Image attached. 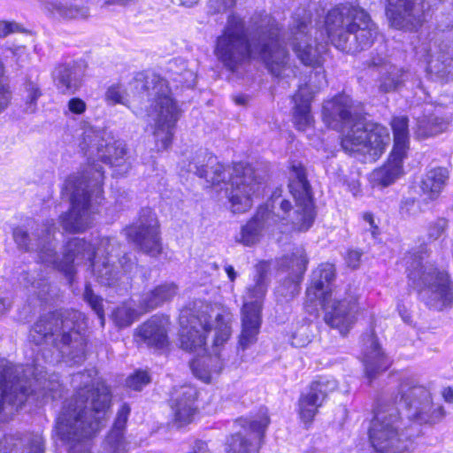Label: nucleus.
Returning a JSON list of instances; mask_svg holds the SVG:
<instances>
[{"instance_id":"nucleus-41","label":"nucleus","mask_w":453,"mask_h":453,"mask_svg":"<svg viewBox=\"0 0 453 453\" xmlns=\"http://www.w3.org/2000/svg\"><path fill=\"white\" fill-rule=\"evenodd\" d=\"M322 397L315 395L309 388L303 392L298 400V412L300 418L304 423H311L318 413V410L323 404Z\"/></svg>"},{"instance_id":"nucleus-27","label":"nucleus","mask_w":453,"mask_h":453,"mask_svg":"<svg viewBox=\"0 0 453 453\" xmlns=\"http://www.w3.org/2000/svg\"><path fill=\"white\" fill-rule=\"evenodd\" d=\"M95 252L96 258L117 262L125 273H132L137 267L135 259L121 250V245L115 238H102Z\"/></svg>"},{"instance_id":"nucleus-9","label":"nucleus","mask_w":453,"mask_h":453,"mask_svg":"<svg viewBox=\"0 0 453 453\" xmlns=\"http://www.w3.org/2000/svg\"><path fill=\"white\" fill-rule=\"evenodd\" d=\"M104 171L94 162L77 175L68 178L65 188L70 192L71 209L61 216L63 228L70 233L83 232L92 224V215L103 199Z\"/></svg>"},{"instance_id":"nucleus-18","label":"nucleus","mask_w":453,"mask_h":453,"mask_svg":"<svg viewBox=\"0 0 453 453\" xmlns=\"http://www.w3.org/2000/svg\"><path fill=\"white\" fill-rule=\"evenodd\" d=\"M7 365L21 370L17 376L13 378L14 390L19 392L20 389L26 392V400L35 397L36 401H43L50 397L57 399L62 396V385L59 382L58 376L51 374L47 377V372L39 365H14L3 360Z\"/></svg>"},{"instance_id":"nucleus-29","label":"nucleus","mask_w":453,"mask_h":453,"mask_svg":"<svg viewBox=\"0 0 453 453\" xmlns=\"http://www.w3.org/2000/svg\"><path fill=\"white\" fill-rule=\"evenodd\" d=\"M168 319L162 316H153L138 329V336L148 345L158 349L168 342Z\"/></svg>"},{"instance_id":"nucleus-15","label":"nucleus","mask_w":453,"mask_h":453,"mask_svg":"<svg viewBox=\"0 0 453 453\" xmlns=\"http://www.w3.org/2000/svg\"><path fill=\"white\" fill-rule=\"evenodd\" d=\"M289 41L292 50L305 66L319 67L323 64V54L326 51V42H318L311 36V13L305 8L294 12L288 27Z\"/></svg>"},{"instance_id":"nucleus-21","label":"nucleus","mask_w":453,"mask_h":453,"mask_svg":"<svg viewBox=\"0 0 453 453\" xmlns=\"http://www.w3.org/2000/svg\"><path fill=\"white\" fill-rule=\"evenodd\" d=\"M320 303L325 311V322L337 329L341 334H347L357 320L359 310L357 296H349L340 300H331V296H325Z\"/></svg>"},{"instance_id":"nucleus-3","label":"nucleus","mask_w":453,"mask_h":453,"mask_svg":"<svg viewBox=\"0 0 453 453\" xmlns=\"http://www.w3.org/2000/svg\"><path fill=\"white\" fill-rule=\"evenodd\" d=\"M289 192L295 202L296 210L293 216L290 201L273 196L270 204L258 208L256 215L242 226L236 236V241L245 246L256 244L262 231L273 226L279 219L289 218L294 226L299 231H307L314 222L315 211L311 199V185L307 180L306 170L301 163H293L289 172Z\"/></svg>"},{"instance_id":"nucleus-60","label":"nucleus","mask_w":453,"mask_h":453,"mask_svg":"<svg viewBox=\"0 0 453 453\" xmlns=\"http://www.w3.org/2000/svg\"><path fill=\"white\" fill-rule=\"evenodd\" d=\"M123 93L119 86L110 87L105 93V99L110 104L122 103Z\"/></svg>"},{"instance_id":"nucleus-37","label":"nucleus","mask_w":453,"mask_h":453,"mask_svg":"<svg viewBox=\"0 0 453 453\" xmlns=\"http://www.w3.org/2000/svg\"><path fill=\"white\" fill-rule=\"evenodd\" d=\"M449 125L448 119L443 118L440 109L434 111L426 110L425 113L418 118V134L422 137L435 135L443 132Z\"/></svg>"},{"instance_id":"nucleus-16","label":"nucleus","mask_w":453,"mask_h":453,"mask_svg":"<svg viewBox=\"0 0 453 453\" xmlns=\"http://www.w3.org/2000/svg\"><path fill=\"white\" fill-rule=\"evenodd\" d=\"M399 404L406 409L407 418L418 425H433L440 422L445 411L432 400L430 391L412 379L404 380L399 388Z\"/></svg>"},{"instance_id":"nucleus-6","label":"nucleus","mask_w":453,"mask_h":453,"mask_svg":"<svg viewBox=\"0 0 453 453\" xmlns=\"http://www.w3.org/2000/svg\"><path fill=\"white\" fill-rule=\"evenodd\" d=\"M87 323L84 315L75 310L56 311L42 315L29 332L36 345L51 344L63 357L74 363L85 357Z\"/></svg>"},{"instance_id":"nucleus-36","label":"nucleus","mask_w":453,"mask_h":453,"mask_svg":"<svg viewBox=\"0 0 453 453\" xmlns=\"http://www.w3.org/2000/svg\"><path fill=\"white\" fill-rule=\"evenodd\" d=\"M43 440L40 435H34L26 443L13 436H5L0 440V453H43Z\"/></svg>"},{"instance_id":"nucleus-48","label":"nucleus","mask_w":453,"mask_h":453,"mask_svg":"<svg viewBox=\"0 0 453 453\" xmlns=\"http://www.w3.org/2000/svg\"><path fill=\"white\" fill-rule=\"evenodd\" d=\"M449 227V222L445 218H439L435 221L432 222L427 230L428 238L436 241L440 238H445L447 235V230Z\"/></svg>"},{"instance_id":"nucleus-55","label":"nucleus","mask_w":453,"mask_h":453,"mask_svg":"<svg viewBox=\"0 0 453 453\" xmlns=\"http://www.w3.org/2000/svg\"><path fill=\"white\" fill-rule=\"evenodd\" d=\"M203 364H206L212 374H219L224 367V362L218 353L203 357Z\"/></svg>"},{"instance_id":"nucleus-30","label":"nucleus","mask_w":453,"mask_h":453,"mask_svg":"<svg viewBox=\"0 0 453 453\" xmlns=\"http://www.w3.org/2000/svg\"><path fill=\"white\" fill-rule=\"evenodd\" d=\"M311 92L306 85L300 86L298 91L293 96L295 103L293 120L298 130L304 131L313 123V117L311 113Z\"/></svg>"},{"instance_id":"nucleus-12","label":"nucleus","mask_w":453,"mask_h":453,"mask_svg":"<svg viewBox=\"0 0 453 453\" xmlns=\"http://www.w3.org/2000/svg\"><path fill=\"white\" fill-rule=\"evenodd\" d=\"M399 411L395 405L380 403L369 428V440L378 453H404L411 449L412 441L420 429L411 425L399 429Z\"/></svg>"},{"instance_id":"nucleus-32","label":"nucleus","mask_w":453,"mask_h":453,"mask_svg":"<svg viewBox=\"0 0 453 453\" xmlns=\"http://www.w3.org/2000/svg\"><path fill=\"white\" fill-rule=\"evenodd\" d=\"M404 155L393 152L388 161L371 173V182L373 187H388L393 184L403 173V159Z\"/></svg>"},{"instance_id":"nucleus-26","label":"nucleus","mask_w":453,"mask_h":453,"mask_svg":"<svg viewBox=\"0 0 453 453\" xmlns=\"http://www.w3.org/2000/svg\"><path fill=\"white\" fill-rule=\"evenodd\" d=\"M197 395L196 388L184 385L175 389L170 400L173 421L178 427L189 424L196 413L195 400Z\"/></svg>"},{"instance_id":"nucleus-34","label":"nucleus","mask_w":453,"mask_h":453,"mask_svg":"<svg viewBox=\"0 0 453 453\" xmlns=\"http://www.w3.org/2000/svg\"><path fill=\"white\" fill-rule=\"evenodd\" d=\"M91 263L93 273L96 280L103 286L117 288L123 283L125 273L117 262L104 261L95 258Z\"/></svg>"},{"instance_id":"nucleus-59","label":"nucleus","mask_w":453,"mask_h":453,"mask_svg":"<svg viewBox=\"0 0 453 453\" xmlns=\"http://www.w3.org/2000/svg\"><path fill=\"white\" fill-rule=\"evenodd\" d=\"M67 107L70 112L81 115L87 110L86 103L78 97L72 98L67 103Z\"/></svg>"},{"instance_id":"nucleus-33","label":"nucleus","mask_w":453,"mask_h":453,"mask_svg":"<svg viewBox=\"0 0 453 453\" xmlns=\"http://www.w3.org/2000/svg\"><path fill=\"white\" fill-rule=\"evenodd\" d=\"M374 66H381L380 79V90L384 93H389L399 89L405 84L411 73L403 68L391 65L389 63H383L372 61Z\"/></svg>"},{"instance_id":"nucleus-11","label":"nucleus","mask_w":453,"mask_h":453,"mask_svg":"<svg viewBox=\"0 0 453 453\" xmlns=\"http://www.w3.org/2000/svg\"><path fill=\"white\" fill-rule=\"evenodd\" d=\"M134 88L145 94L151 104L147 116L154 122L153 134L157 150H166L172 143L174 128L180 117V110L169 95L165 81L153 76L136 80Z\"/></svg>"},{"instance_id":"nucleus-14","label":"nucleus","mask_w":453,"mask_h":453,"mask_svg":"<svg viewBox=\"0 0 453 453\" xmlns=\"http://www.w3.org/2000/svg\"><path fill=\"white\" fill-rule=\"evenodd\" d=\"M270 265L260 262L256 266L254 284L246 288L242 309V331L239 346L244 350L257 340L261 326L262 304L270 283Z\"/></svg>"},{"instance_id":"nucleus-49","label":"nucleus","mask_w":453,"mask_h":453,"mask_svg":"<svg viewBox=\"0 0 453 453\" xmlns=\"http://www.w3.org/2000/svg\"><path fill=\"white\" fill-rule=\"evenodd\" d=\"M150 382V377L145 371H137L127 377L126 385L127 388L141 391L142 388Z\"/></svg>"},{"instance_id":"nucleus-20","label":"nucleus","mask_w":453,"mask_h":453,"mask_svg":"<svg viewBox=\"0 0 453 453\" xmlns=\"http://www.w3.org/2000/svg\"><path fill=\"white\" fill-rule=\"evenodd\" d=\"M158 227L155 214L150 209H143L138 221L126 229L127 236L143 253L156 257L162 252Z\"/></svg>"},{"instance_id":"nucleus-43","label":"nucleus","mask_w":453,"mask_h":453,"mask_svg":"<svg viewBox=\"0 0 453 453\" xmlns=\"http://www.w3.org/2000/svg\"><path fill=\"white\" fill-rule=\"evenodd\" d=\"M337 388L338 382L332 376H319L311 383L309 389L318 396H321L322 401L325 402L326 396Z\"/></svg>"},{"instance_id":"nucleus-47","label":"nucleus","mask_w":453,"mask_h":453,"mask_svg":"<svg viewBox=\"0 0 453 453\" xmlns=\"http://www.w3.org/2000/svg\"><path fill=\"white\" fill-rule=\"evenodd\" d=\"M12 99V92L4 76V65L0 58V113L9 105Z\"/></svg>"},{"instance_id":"nucleus-46","label":"nucleus","mask_w":453,"mask_h":453,"mask_svg":"<svg viewBox=\"0 0 453 453\" xmlns=\"http://www.w3.org/2000/svg\"><path fill=\"white\" fill-rule=\"evenodd\" d=\"M84 300L89 304L92 310L96 313L99 319L102 320V325L104 324V305L103 299L101 296L96 295L91 288L89 284H87L85 287V290L83 293Z\"/></svg>"},{"instance_id":"nucleus-5","label":"nucleus","mask_w":453,"mask_h":453,"mask_svg":"<svg viewBox=\"0 0 453 453\" xmlns=\"http://www.w3.org/2000/svg\"><path fill=\"white\" fill-rule=\"evenodd\" d=\"M353 102L349 96L340 94L323 104L325 124L335 130L349 127L342 138L344 151L362 162H374L385 151L390 141L387 127L372 122H365L352 112Z\"/></svg>"},{"instance_id":"nucleus-42","label":"nucleus","mask_w":453,"mask_h":453,"mask_svg":"<svg viewBox=\"0 0 453 453\" xmlns=\"http://www.w3.org/2000/svg\"><path fill=\"white\" fill-rule=\"evenodd\" d=\"M168 71L171 78L182 86L191 88L196 82V73L187 68L186 62L180 59H174L169 63Z\"/></svg>"},{"instance_id":"nucleus-23","label":"nucleus","mask_w":453,"mask_h":453,"mask_svg":"<svg viewBox=\"0 0 453 453\" xmlns=\"http://www.w3.org/2000/svg\"><path fill=\"white\" fill-rule=\"evenodd\" d=\"M387 15L392 27L414 29L421 23L422 0H388Z\"/></svg>"},{"instance_id":"nucleus-57","label":"nucleus","mask_w":453,"mask_h":453,"mask_svg":"<svg viewBox=\"0 0 453 453\" xmlns=\"http://www.w3.org/2000/svg\"><path fill=\"white\" fill-rule=\"evenodd\" d=\"M236 0H209L208 6L213 13H220L234 7Z\"/></svg>"},{"instance_id":"nucleus-19","label":"nucleus","mask_w":453,"mask_h":453,"mask_svg":"<svg viewBox=\"0 0 453 453\" xmlns=\"http://www.w3.org/2000/svg\"><path fill=\"white\" fill-rule=\"evenodd\" d=\"M270 423L266 411H261L256 419L241 418L235 421L239 430L226 441V453H254L257 451Z\"/></svg>"},{"instance_id":"nucleus-38","label":"nucleus","mask_w":453,"mask_h":453,"mask_svg":"<svg viewBox=\"0 0 453 453\" xmlns=\"http://www.w3.org/2000/svg\"><path fill=\"white\" fill-rule=\"evenodd\" d=\"M449 179V171L443 167L429 170L421 180L420 188L430 200L436 199Z\"/></svg>"},{"instance_id":"nucleus-51","label":"nucleus","mask_w":453,"mask_h":453,"mask_svg":"<svg viewBox=\"0 0 453 453\" xmlns=\"http://www.w3.org/2000/svg\"><path fill=\"white\" fill-rule=\"evenodd\" d=\"M190 368L193 374L200 379L201 380L209 383L211 380V371L207 367L206 364H203V357L201 359H194L190 363Z\"/></svg>"},{"instance_id":"nucleus-62","label":"nucleus","mask_w":453,"mask_h":453,"mask_svg":"<svg viewBox=\"0 0 453 453\" xmlns=\"http://www.w3.org/2000/svg\"><path fill=\"white\" fill-rule=\"evenodd\" d=\"M362 253L358 250H350L348 252L346 261L349 267L355 269L358 266Z\"/></svg>"},{"instance_id":"nucleus-61","label":"nucleus","mask_w":453,"mask_h":453,"mask_svg":"<svg viewBox=\"0 0 453 453\" xmlns=\"http://www.w3.org/2000/svg\"><path fill=\"white\" fill-rule=\"evenodd\" d=\"M20 31V27L15 22L0 21V37H5L12 33Z\"/></svg>"},{"instance_id":"nucleus-53","label":"nucleus","mask_w":453,"mask_h":453,"mask_svg":"<svg viewBox=\"0 0 453 453\" xmlns=\"http://www.w3.org/2000/svg\"><path fill=\"white\" fill-rule=\"evenodd\" d=\"M310 337L309 326L302 325L292 334L291 344L296 348L303 347L311 342Z\"/></svg>"},{"instance_id":"nucleus-52","label":"nucleus","mask_w":453,"mask_h":453,"mask_svg":"<svg viewBox=\"0 0 453 453\" xmlns=\"http://www.w3.org/2000/svg\"><path fill=\"white\" fill-rule=\"evenodd\" d=\"M26 92H27V109L26 111L27 112H34L36 106L37 99L42 96V92L39 88V87L32 82L29 81L26 85Z\"/></svg>"},{"instance_id":"nucleus-10","label":"nucleus","mask_w":453,"mask_h":453,"mask_svg":"<svg viewBox=\"0 0 453 453\" xmlns=\"http://www.w3.org/2000/svg\"><path fill=\"white\" fill-rule=\"evenodd\" d=\"M410 253L405 257L408 277L418 293V297L429 309L442 311L453 303V282L449 273L434 264L424 262L423 253Z\"/></svg>"},{"instance_id":"nucleus-28","label":"nucleus","mask_w":453,"mask_h":453,"mask_svg":"<svg viewBox=\"0 0 453 453\" xmlns=\"http://www.w3.org/2000/svg\"><path fill=\"white\" fill-rule=\"evenodd\" d=\"M83 71L76 63L60 64L52 73L54 83L63 94H74L81 85Z\"/></svg>"},{"instance_id":"nucleus-44","label":"nucleus","mask_w":453,"mask_h":453,"mask_svg":"<svg viewBox=\"0 0 453 453\" xmlns=\"http://www.w3.org/2000/svg\"><path fill=\"white\" fill-rule=\"evenodd\" d=\"M20 283L24 284L25 287L31 286L34 288L35 294H36L41 299L46 300V294L49 291V285L45 279L35 280L34 275L29 273H23L19 278Z\"/></svg>"},{"instance_id":"nucleus-25","label":"nucleus","mask_w":453,"mask_h":453,"mask_svg":"<svg viewBox=\"0 0 453 453\" xmlns=\"http://www.w3.org/2000/svg\"><path fill=\"white\" fill-rule=\"evenodd\" d=\"M363 363L366 377L372 381L390 366V360L382 351L373 332L363 335Z\"/></svg>"},{"instance_id":"nucleus-64","label":"nucleus","mask_w":453,"mask_h":453,"mask_svg":"<svg viewBox=\"0 0 453 453\" xmlns=\"http://www.w3.org/2000/svg\"><path fill=\"white\" fill-rule=\"evenodd\" d=\"M12 302L6 294L0 291V315L4 314L10 307Z\"/></svg>"},{"instance_id":"nucleus-63","label":"nucleus","mask_w":453,"mask_h":453,"mask_svg":"<svg viewBox=\"0 0 453 453\" xmlns=\"http://www.w3.org/2000/svg\"><path fill=\"white\" fill-rule=\"evenodd\" d=\"M345 184L348 187L349 191H350L354 196H357L360 193V182L357 179H350L345 181Z\"/></svg>"},{"instance_id":"nucleus-58","label":"nucleus","mask_w":453,"mask_h":453,"mask_svg":"<svg viewBox=\"0 0 453 453\" xmlns=\"http://www.w3.org/2000/svg\"><path fill=\"white\" fill-rule=\"evenodd\" d=\"M115 319L119 326H127L133 322L131 311L126 308L115 311Z\"/></svg>"},{"instance_id":"nucleus-8","label":"nucleus","mask_w":453,"mask_h":453,"mask_svg":"<svg viewBox=\"0 0 453 453\" xmlns=\"http://www.w3.org/2000/svg\"><path fill=\"white\" fill-rule=\"evenodd\" d=\"M326 38L338 50L354 54L370 47L379 32L370 15L362 8L342 4L325 17Z\"/></svg>"},{"instance_id":"nucleus-7","label":"nucleus","mask_w":453,"mask_h":453,"mask_svg":"<svg viewBox=\"0 0 453 453\" xmlns=\"http://www.w3.org/2000/svg\"><path fill=\"white\" fill-rule=\"evenodd\" d=\"M188 171L204 178L211 185L227 184L226 193L234 213L250 210L254 197L259 196L263 188L250 165L236 164L224 166L211 154L204 155L203 160L198 158L196 162L190 163Z\"/></svg>"},{"instance_id":"nucleus-24","label":"nucleus","mask_w":453,"mask_h":453,"mask_svg":"<svg viewBox=\"0 0 453 453\" xmlns=\"http://www.w3.org/2000/svg\"><path fill=\"white\" fill-rule=\"evenodd\" d=\"M420 59L427 64V71L445 78L453 73V58L448 51L442 50L435 42H422L416 49Z\"/></svg>"},{"instance_id":"nucleus-2","label":"nucleus","mask_w":453,"mask_h":453,"mask_svg":"<svg viewBox=\"0 0 453 453\" xmlns=\"http://www.w3.org/2000/svg\"><path fill=\"white\" fill-rule=\"evenodd\" d=\"M94 371L72 377L73 396L65 402L55 431L68 453H90L88 440L104 426L111 403V392L104 381H95Z\"/></svg>"},{"instance_id":"nucleus-17","label":"nucleus","mask_w":453,"mask_h":453,"mask_svg":"<svg viewBox=\"0 0 453 453\" xmlns=\"http://www.w3.org/2000/svg\"><path fill=\"white\" fill-rule=\"evenodd\" d=\"M81 149L93 161L99 160L112 167H118L117 173L124 174L130 168L127 162V150L120 140H116L111 133L104 130L87 128L82 134Z\"/></svg>"},{"instance_id":"nucleus-1","label":"nucleus","mask_w":453,"mask_h":453,"mask_svg":"<svg viewBox=\"0 0 453 453\" xmlns=\"http://www.w3.org/2000/svg\"><path fill=\"white\" fill-rule=\"evenodd\" d=\"M250 27V39L243 19L236 14L229 15L217 38L215 56L231 71L251 58L261 59L273 75L282 76L289 67V54L279 23L268 14H257L251 18Z\"/></svg>"},{"instance_id":"nucleus-13","label":"nucleus","mask_w":453,"mask_h":453,"mask_svg":"<svg viewBox=\"0 0 453 453\" xmlns=\"http://www.w3.org/2000/svg\"><path fill=\"white\" fill-rule=\"evenodd\" d=\"M232 315L228 312L218 314L211 324L210 317L201 312L193 314L183 311L180 317L179 333L180 348L187 351L204 350L207 334L214 330L213 347L224 344L230 337Z\"/></svg>"},{"instance_id":"nucleus-50","label":"nucleus","mask_w":453,"mask_h":453,"mask_svg":"<svg viewBox=\"0 0 453 453\" xmlns=\"http://www.w3.org/2000/svg\"><path fill=\"white\" fill-rule=\"evenodd\" d=\"M130 413V407L127 403H123L117 413L113 427L110 434H117L118 435H123L126 428V424Z\"/></svg>"},{"instance_id":"nucleus-31","label":"nucleus","mask_w":453,"mask_h":453,"mask_svg":"<svg viewBox=\"0 0 453 453\" xmlns=\"http://www.w3.org/2000/svg\"><path fill=\"white\" fill-rule=\"evenodd\" d=\"M295 256L299 259V262L296 265V268L293 266L294 276L288 275V277L276 288V294L285 297L287 300H290L299 294L300 282L308 264V257L305 250L303 249H298Z\"/></svg>"},{"instance_id":"nucleus-22","label":"nucleus","mask_w":453,"mask_h":453,"mask_svg":"<svg viewBox=\"0 0 453 453\" xmlns=\"http://www.w3.org/2000/svg\"><path fill=\"white\" fill-rule=\"evenodd\" d=\"M21 370L0 361V421L11 418L25 403L26 392L22 389L15 391L13 378Z\"/></svg>"},{"instance_id":"nucleus-40","label":"nucleus","mask_w":453,"mask_h":453,"mask_svg":"<svg viewBox=\"0 0 453 453\" xmlns=\"http://www.w3.org/2000/svg\"><path fill=\"white\" fill-rule=\"evenodd\" d=\"M394 134L393 152L406 156L409 149V120L405 116L395 117L391 120Z\"/></svg>"},{"instance_id":"nucleus-45","label":"nucleus","mask_w":453,"mask_h":453,"mask_svg":"<svg viewBox=\"0 0 453 453\" xmlns=\"http://www.w3.org/2000/svg\"><path fill=\"white\" fill-rule=\"evenodd\" d=\"M102 453H127V443L123 435L109 434L104 442Z\"/></svg>"},{"instance_id":"nucleus-56","label":"nucleus","mask_w":453,"mask_h":453,"mask_svg":"<svg viewBox=\"0 0 453 453\" xmlns=\"http://www.w3.org/2000/svg\"><path fill=\"white\" fill-rule=\"evenodd\" d=\"M298 249H304L303 247H296L293 250L291 254H288L285 257H283L280 260V265L282 270L289 271V275L294 276V269L293 266L296 268V265L299 262V259L295 256V253Z\"/></svg>"},{"instance_id":"nucleus-54","label":"nucleus","mask_w":453,"mask_h":453,"mask_svg":"<svg viewBox=\"0 0 453 453\" xmlns=\"http://www.w3.org/2000/svg\"><path fill=\"white\" fill-rule=\"evenodd\" d=\"M52 9L56 11V12L65 19H76L81 14V11L73 6H68L66 4H52Z\"/></svg>"},{"instance_id":"nucleus-39","label":"nucleus","mask_w":453,"mask_h":453,"mask_svg":"<svg viewBox=\"0 0 453 453\" xmlns=\"http://www.w3.org/2000/svg\"><path fill=\"white\" fill-rule=\"evenodd\" d=\"M178 286L173 282H165L145 294L141 305L147 310H153L165 302L171 301L177 294Z\"/></svg>"},{"instance_id":"nucleus-4","label":"nucleus","mask_w":453,"mask_h":453,"mask_svg":"<svg viewBox=\"0 0 453 453\" xmlns=\"http://www.w3.org/2000/svg\"><path fill=\"white\" fill-rule=\"evenodd\" d=\"M56 229L52 219L42 224L30 220L14 227L12 237L19 250L36 252L42 264L64 273L72 282L76 267L88 263L90 265L96 258L95 247L84 239L72 238L64 245L62 258H59L54 239Z\"/></svg>"},{"instance_id":"nucleus-35","label":"nucleus","mask_w":453,"mask_h":453,"mask_svg":"<svg viewBox=\"0 0 453 453\" xmlns=\"http://www.w3.org/2000/svg\"><path fill=\"white\" fill-rule=\"evenodd\" d=\"M335 276V269L332 264H323L312 273L311 285L308 288V294L311 295L313 291L315 298L319 300L324 299L325 296H331L332 294L329 290V285L334 280Z\"/></svg>"}]
</instances>
